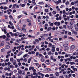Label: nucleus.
I'll list each match as a JSON object with an SVG mask.
<instances>
[{"mask_svg":"<svg viewBox=\"0 0 78 78\" xmlns=\"http://www.w3.org/2000/svg\"><path fill=\"white\" fill-rule=\"evenodd\" d=\"M7 12H8V14H11V12H12V10L11 9H9L7 10Z\"/></svg>","mask_w":78,"mask_h":78,"instance_id":"nucleus-1","label":"nucleus"},{"mask_svg":"<svg viewBox=\"0 0 78 78\" xmlns=\"http://www.w3.org/2000/svg\"><path fill=\"white\" fill-rule=\"evenodd\" d=\"M5 45V42L4 41H2L1 44H0V47H3V45Z\"/></svg>","mask_w":78,"mask_h":78,"instance_id":"nucleus-2","label":"nucleus"},{"mask_svg":"<svg viewBox=\"0 0 78 78\" xmlns=\"http://www.w3.org/2000/svg\"><path fill=\"white\" fill-rule=\"evenodd\" d=\"M72 32L74 34H75L76 35H77V34H78V33L75 31H74L73 30H72Z\"/></svg>","mask_w":78,"mask_h":78,"instance_id":"nucleus-3","label":"nucleus"},{"mask_svg":"<svg viewBox=\"0 0 78 78\" xmlns=\"http://www.w3.org/2000/svg\"><path fill=\"white\" fill-rule=\"evenodd\" d=\"M27 21L28 22H29V24H28V25L29 26H31V20H27Z\"/></svg>","mask_w":78,"mask_h":78,"instance_id":"nucleus-4","label":"nucleus"},{"mask_svg":"<svg viewBox=\"0 0 78 78\" xmlns=\"http://www.w3.org/2000/svg\"><path fill=\"white\" fill-rule=\"evenodd\" d=\"M70 50H73L75 48V46L73 45H72L70 47Z\"/></svg>","mask_w":78,"mask_h":78,"instance_id":"nucleus-5","label":"nucleus"},{"mask_svg":"<svg viewBox=\"0 0 78 78\" xmlns=\"http://www.w3.org/2000/svg\"><path fill=\"white\" fill-rule=\"evenodd\" d=\"M34 69V67H32V66H30L29 67V70H33Z\"/></svg>","mask_w":78,"mask_h":78,"instance_id":"nucleus-6","label":"nucleus"},{"mask_svg":"<svg viewBox=\"0 0 78 78\" xmlns=\"http://www.w3.org/2000/svg\"><path fill=\"white\" fill-rule=\"evenodd\" d=\"M45 62H46V64H47L48 65H49V64H50V63L49 62V60H47L46 61H45Z\"/></svg>","mask_w":78,"mask_h":78,"instance_id":"nucleus-7","label":"nucleus"},{"mask_svg":"<svg viewBox=\"0 0 78 78\" xmlns=\"http://www.w3.org/2000/svg\"><path fill=\"white\" fill-rule=\"evenodd\" d=\"M48 39H49V41L50 42H53V39H51L50 38H49V37H48Z\"/></svg>","mask_w":78,"mask_h":78,"instance_id":"nucleus-8","label":"nucleus"},{"mask_svg":"<svg viewBox=\"0 0 78 78\" xmlns=\"http://www.w3.org/2000/svg\"><path fill=\"white\" fill-rule=\"evenodd\" d=\"M0 37L1 38H3V39H5V38H6V36L5 35L1 36H0Z\"/></svg>","mask_w":78,"mask_h":78,"instance_id":"nucleus-9","label":"nucleus"},{"mask_svg":"<svg viewBox=\"0 0 78 78\" xmlns=\"http://www.w3.org/2000/svg\"><path fill=\"white\" fill-rule=\"evenodd\" d=\"M69 49V47L68 46H66L65 47V49H64L65 51H66L67 50H68Z\"/></svg>","mask_w":78,"mask_h":78,"instance_id":"nucleus-10","label":"nucleus"},{"mask_svg":"<svg viewBox=\"0 0 78 78\" xmlns=\"http://www.w3.org/2000/svg\"><path fill=\"white\" fill-rule=\"evenodd\" d=\"M10 48V46L8 45H6L5 47V49H8V48Z\"/></svg>","mask_w":78,"mask_h":78,"instance_id":"nucleus-11","label":"nucleus"},{"mask_svg":"<svg viewBox=\"0 0 78 78\" xmlns=\"http://www.w3.org/2000/svg\"><path fill=\"white\" fill-rule=\"evenodd\" d=\"M68 28L70 30H72V29L73 28V26H68Z\"/></svg>","mask_w":78,"mask_h":78,"instance_id":"nucleus-12","label":"nucleus"},{"mask_svg":"<svg viewBox=\"0 0 78 78\" xmlns=\"http://www.w3.org/2000/svg\"><path fill=\"white\" fill-rule=\"evenodd\" d=\"M32 3L34 4V5H36V1L35 0H32Z\"/></svg>","mask_w":78,"mask_h":78,"instance_id":"nucleus-13","label":"nucleus"},{"mask_svg":"<svg viewBox=\"0 0 78 78\" xmlns=\"http://www.w3.org/2000/svg\"><path fill=\"white\" fill-rule=\"evenodd\" d=\"M7 3V2H3L0 3V5H6Z\"/></svg>","mask_w":78,"mask_h":78,"instance_id":"nucleus-14","label":"nucleus"},{"mask_svg":"<svg viewBox=\"0 0 78 78\" xmlns=\"http://www.w3.org/2000/svg\"><path fill=\"white\" fill-rule=\"evenodd\" d=\"M8 8L6 6H4L3 7V9L4 10H6V9H8Z\"/></svg>","mask_w":78,"mask_h":78,"instance_id":"nucleus-15","label":"nucleus"},{"mask_svg":"<svg viewBox=\"0 0 78 78\" xmlns=\"http://www.w3.org/2000/svg\"><path fill=\"white\" fill-rule=\"evenodd\" d=\"M6 36L7 37H11V35H9V34L8 33L7 34Z\"/></svg>","mask_w":78,"mask_h":78,"instance_id":"nucleus-16","label":"nucleus"},{"mask_svg":"<svg viewBox=\"0 0 78 78\" xmlns=\"http://www.w3.org/2000/svg\"><path fill=\"white\" fill-rule=\"evenodd\" d=\"M38 4H40V5H43L44 3L43 2H40L38 3Z\"/></svg>","mask_w":78,"mask_h":78,"instance_id":"nucleus-17","label":"nucleus"},{"mask_svg":"<svg viewBox=\"0 0 78 78\" xmlns=\"http://www.w3.org/2000/svg\"><path fill=\"white\" fill-rule=\"evenodd\" d=\"M22 30L23 31V32H26V31H27V30H26V29H25L22 27Z\"/></svg>","mask_w":78,"mask_h":78,"instance_id":"nucleus-18","label":"nucleus"},{"mask_svg":"<svg viewBox=\"0 0 78 78\" xmlns=\"http://www.w3.org/2000/svg\"><path fill=\"white\" fill-rule=\"evenodd\" d=\"M10 61L11 62H13V61H14V58H10Z\"/></svg>","mask_w":78,"mask_h":78,"instance_id":"nucleus-19","label":"nucleus"},{"mask_svg":"<svg viewBox=\"0 0 78 78\" xmlns=\"http://www.w3.org/2000/svg\"><path fill=\"white\" fill-rule=\"evenodd\" d=\"M17 62H18V65L20 66V59H17Z\"/></svg>","mask_w":78,"mask_h":78,"instance_id":"nucleus-20","label":"nucleus"},{"mask_svg":"<svg viewBox=\"0 0 78 78\" xmlns=\"http://www.w3.org/2000/svg\"><path fill=\"white\" fill-rule=\"evenodd\" d=\"M55 75L56 76H59V73L57 72L55 73Z\"/></svg>","mask_w":78,"mask_h":78,"instance_id":"nucleus-21","label":"nucleus"},{"mask_svg":"<svg viewBox=\"0 0 78 78\" xmlns=\"http://www.w3.org/2000/svg\"><path fill=\"white\" fill-rule=\"evenodd\" d=\"M52 28L51 27H49L47 29V31H49L50 30H51Z\"/></svg>","mask_w":78,"mask_h":78,"instance_id":"nucleus-22","label":"nucleus"},{"mask_svg":"<svg viewBox=\"0 0 78 78\" xmlns=\"http://www.w3.org/2000/svg\"><path fill=\"white\" fill-rule=\"evenodd\" d=\"M9 23L11 26H12V25H13V24L11 21L9 22Z\"/></svg>","mask_w":78,"mask_h":78,"instance_id":"nucleus-23","label":"nucleus"},{"mask_svg":"<svg viewBox=\"0 0 78 78\" xmlns=\"http://www.w3.org/2000/svg\"><path fill=\"white\" fill-rule=\"evenodd\" d=\"M16 61L14 60L13 61V65H16Z\"/></svg>","mask_w":78,"mask_h":78,"instance_id":"nucleus-24","label":"nucleus"},{"mask_svg":"<svg viewBox=\"0 0 78 78\" xmlns=\"http://www.w3.org/2000/svg\"><path fill=\"white\" fill-rule=\"evenodd\" d=\"M44 11L46 12H48V9H44Z\"/></svg>","mask_w":78,"mask_h":78,"instance_id":"nucleus-25","label":"nucleus"},{"mask_svg":"<svg viewBox=\"0 0 78 78\" xmlns=\"http://www.w3.org/2000/svg\"><path fill=\"white\" fill-rule=\"evenodd\" d=\"M5 48H3L1 49V51L2 52H3L5 51Z\"/></svg>","mask_w":78,"mask_h":78,"instance_id":"nucleus-26","label":"nucleus"},{"mask_svg":"<svg viewBox=\"0 0 78 78\" xmlns=\"http://www.w3.org/2000/svg\"><path fill=\"white\" fill-rule=\"evenodd\" d=\"M27 56H28V54H25L23 56V58H25L26 57H27Z\"/></svg>","mask_w":78,"mask_h":78,"instance_id":"nucleus-27","label":"nucleus"},{"mask_svg":"<svg viewBox=\"0 0 78 78\" xmlns=\"http://www.w3.org/2000/svg\"><path fill=\"white\" fill-rule=\"evenodd\" d=\"M69 1H67V2H66L65 4L66 5H68V4H69Z\"/></svg>","mask_w":78,"mask_h":78,"instance_id":"nucleus-28","label":"nucleus"},{"mask_svg":"<svg viewBox=\"0 0 78 78\" xmlns=\"http://www.w3.org/2000/svg\"><path fill=\"white\" fill-rule=\"evenodd\" d=\"M35 41L36 42L38 43L39 42V40L38 39H36L35 40Z\"/></svg>","mask_w":78,"mask_h":78,"instance_id":"nucleus-29","label":"nucleus"},{"mask_svg":"<svg viewBox=\"0 0 78 78\" xmlns=\"http://www.w3.org/2000/svg\"><path fill=\"white\" fill-rule=\"evenodd\" d=\"M36 56H39V52H37L36 53Z\"/></svg>","mask_w":78,"mask_h":78,"instance_id":"nucleus-30","label":"nucleus"},{"mask_svg":"<svg viewBox=\"0 0 78 78\" xmlns=\"http://www.w3.org/2000/svg\"><path fill=\"white\" fill-rule=\"evenodd\" d=\"M49 46L50 47H52V44L51 43H50L49 44Z\"/></svg>","mask_w":78,"mask_h":78,"instance_id":"nucleus-31","label":"nucleus"},{"mask_svg":"<svg viewBox=\"0 0 78 78\" xmlns=\"http://www.w3.org/2000/svg\"><path fill=\"white\" fill-rule=\"evenodd\" d=\"M70 65H73V64H75V63L74 62H70Z\"/></svg>","mask_w":78,"mask_h":78,"instance_id":"nucleus-32","label":"nucleus"},{"mask_svg":"<svg viewBox=\"0 0 78 78\" xmlns=\"http://www.w3.org/2000/svg\"><path fill=\"white\" fill-rule=\"evenodd\" d=\"M48 55H51L52 53H51V51H49V52H48Z\"/></svg>","mask_w":78,"mask_h":78,"instance_id":"nucleus-33","label":"nucleus"},{"mask_svg":"<svg viewBox=\"0 0 78 78\" xmlns=\"http://www.w3.org/2000/svg\"><path fill=\"white\" fill-rule=\"evenodd\" d=\"M60 25V22H58L57 26H58V27H59V26Z\"/></svg>","mask_w":78,"mask_h":78,"instance_id":"nucleus-34","label":"nucleus"},{"mask_svg":"<svg viewBox=\"0 0 78 78\" xmlns=\"http://www.w3.org/2000/svg\"><path fill=\"white\" fill-rule=\"evenodd\" d=\"M9 56H10V54H8L6 56V58H9Z\"/></svg>","mask_w":78,"mask_h":78,"instance_id":"nucleus-35","label":"nucleus"},{"mask_svg":"<svg viewBox=\"0 0 78 78\" xmlns=\"http://www.w3.org/2000/svg\"><path fill=\"white\" fill-rule=\"evenodd\" d=\"M52 13L53 14H56V12L54 11L52 12Z\"/></svg>","mask_w":78,"mask_h":78,"instance_id":"nucleus-36","label":"nucleus"},{"mask_svg":"<svg viewBox=\"0 0 78 78\" xmlns=\"http://www.w3.org/2000/svg\"><path fill=\"white\" fill-rule=\"evenodd\" d=\"M51 70V69L50 68H48L47 69V72H50Z\"/></svg>","mask_w":78,"mask_h":78,"instance_id":"nucleus-37","label":"nucleus"},{"mask_svg":"<svg viewBox=\"0 0 78 78\" xmlns=\"http://www.w3.org/2000/svg\"><path fill=\"white\" fill-rule=\"evenodd\" d=\"M3 31H4V32L5 34L7 33V32L6 30V29H4Z\"/></svg>","mask_w":78,"mask_h":78,"instance_id":"nucleus-38","label":"nucleus"},{"mask_svg":"<svg viewBox=\"0 0 78 78\" xmlns=\"http://www.w3.org/2000/svg\"><path fill=\"white\" fill-rule=\"evenodd\" d=\"M75 62H78V59L76 58L75 61Z\"/></svg>","mask_w":78,"mask_h":78,"instance_id":"nucleus-39","label":"nucleus"},{"mask_svg":"<svg viewBox=\"0 0 78 78\" xmlns=\"http://www.w3.org/2000/svg\"><path fill=\"white\" fill-rule=\"evenodd\" d=\"M23 40H24V39L23 38V37H21V40L20 39V41H23Z\"/></svg>","mask_w":78,"mask_h":78,"instance_id":"nucleus-40","label":"nucleus"},{"mask_svg":"<svg viewBox=\"0 0 78 78\" xmlns=\"http://www.w3.org/2000/svg\"><path fill=\"white\" fill-rule=\"evenodd\" d=\"M45 77H48L49 76V75L48 74H46L45 76Z\"/></svg>","mask_w":78,"mask_h":78,"instance_id":"nucleus-41","label":"nucleus"},{"mask_svg":"<svg viewBox=\"0 0 78 78\" xmlns=\"http://www.w3.org/2000/svg\"><path fill=\"white\" fill-rule=\"evenodd\" d=\"M70 24H71V25H73V22L72 21H71L70 22Z\"/></svg>","mask_w":78,"mask_h":78,"instance_id":"nucleus-42","label":"nucleus"},{"mask_svg":"<svg viewBox=\"0 0 78 78\" xmlns=\"http://www.w3.org/2000/svg\"><path fill=\"white\" fill-rule=\"evenodd\" d=\"M9 67L10 68H14V66H13L12 65H10Z\"/></svg>","mask_w":78,"mask_h":78,"instance_id":"nucleus-43","label":"nucleus"},{"mask_svg":"<svg viewBox=\"0 0 78 78\" xmlns=\"http://www.w3.org/2000/svg\"><path fill=\"white\" fill-rule=\"evenodd\" d=\"M66 38H67V36L65 35L64 36V39H66Z\"/></svg>","mask_w":78,"mask_h":78,"instance_id":"nucleus-44","label":"nucleus"},{"mask_svg":"<svg viewBox=\"0 0 78 78\" xmlns=\"http://www.w3.org/2000/svg\"><path fill=\"white\" fill-rule=\"evenodd\" d=\"M77 55V53L76 52H74L73 53V55Z\"/></svg>","mask_w":78,"mask_h":78,"instance_id":"nucleus-45","label":"nucleus"},{"mask_svg":"<svg viewBox=\"0 0 78 78\" xmlns=\"http://www.w3.org/2000/svg\"><path fill=\"white\" fill-rule=\"evenodd\" d=\"M23 12V14H25L27 16L28 15V14L27 13H26V12H25L24 11Z\"/></svg>","mask_w":78,"mask_h":78,"instance_id":"nucleus-46","label":"nucleus"},{"mask_svg":"<svg viewBox=\"0 0 78 78\" xmlns=\"http://www.w3.org/2000/svg\"><path fill=\"white\" fill-rule=\"evenodd\" d=\"M35 64L36 65V66H39V64L38 63H35Z\"/></svg>","mask_w":78,"mask_h":78,"instance_id":"nucleus-47","label":"nucleus"},{"mask_svg":"<svg viewBox=\"0 0 78 78\" xmlns=\"http://www.w3.org/2000/svg\"><path fill=\"white\" fill-rule=\"evenodd\" d=\"M71 5H74V2H71Z\"/></svg>","mask_w":78,"mask_h":78,"instance_id":"nucleus-48","label":"nucleus"},{"mask_svg":"<svg viewBox=\"0 0 78 78\" xmlns=\"http://www.w3.org/2000/svg\"><path fill=\"white\" fill-rule=\"evenodd\" d=\"M24 61H25V62H27V58H25L24 59H23Z\"/></svg>","mask_w":78,"mask_h":78,"instance_id":"nucleus-49","label":"nucleus"},{"mask_svg":"<svg viewBox=\"0 0 78 78\" xmlns=\"http://www.w3.org/2000/svg\"><path fill=\"white\" fill-rule=\"evenodd\" d=\"M16 6H17V4H15L13 6V8H16Z\"/></svg>","mask_w":78,"mask_h":78,"instance_id":"nucleus-50","label":"nucleus"},{"mask_svg":"<svg viewBox=\"0 0 78 78\" xmlns=\"http://www.w3.org/2000/svg\"><path fill=\"white\" fill-rule=\"evenodd\" d=\"M44 61H45V60L43 58H41L42 62H44Z\"/></svg>","mask_w":78,"mask_h":78,"instance_id":"nucleus-51","label":"nucleus"},{"mask_svg":"<svg viewBox=\"0 0 78 78\" xmlns=\"http://www.w3.org/2000/svg\"><path fill=\"white\" fill-rule=\"evenodd\" d=\"M66 16L65 14H64L63 16V17H64V18H65V17H66Z\"/></svg>","mask_w":78,"mask_h":78,"instance_id":"nucleus-52","label":"nucleus"},{"mask_svg":"<svg viewBox=\"0 0 78 78\" xmlns=\"http://www.w3.org/2000/svg\"><path fill=\"white\" fill-rule=\"evenodd\" d=\"M72 73H71V74H69L68 75L69 77H71V76H72Z\"/></svg>","mask_w":78,"mask_h":78,"instance_id":"nucleus-53","label":"nucleus"},{"mask_svg":"<svg viewBox=\"0 0 78 78\" xmlns=\"http://www.w3.org/2000/svg\"><path fill=\"white\" fill-rule=\"evenodd\" d=\"M10 68L9 67H8V68H7V70H8V71H10Z\"/></svg>","mask_w":78,"mask_h":78,"instance_id":"nucleus-54","label":"nucleus"},{"mask_svg":"<svg viewBox=\"0 0 78 78\" xmlns=\"http://www.w3.org/2000/svg\"><path fill=\"white\" fill-rule=\"evenodd\" d=\"M42 36H47V34H42Z\"/></svg>","mask_w":78,"mask_h":78,"instance_id":"nucleus-55","label":"nucleus"},{"mask_svg":"<svg viewBox=\"0 0 78 78\" xmlns=\"http://www.w3.org/2000/svg\"><path fill=\"white\" fill-rule=\"evenodd\" d=\"M59 78H64V77L63 76H59Z\"/></svg>","mask_w":78,"mask_h":78,"instance_id":"nucleus-56","label":"nucleus"},{"mask_svg":"<svg viewBox=\"0 0 78 78\" xmlns=\"http://www.w3.org/2000/svg\"><path fill=\"white\" fill-rule=\"evenodd\" d=\"M55 49H51L52 52H55Z\"/></svg>","mask_w":78,"mask_h":78,"instance_id":"nucleus-57","label":"nucleus"},{"mask_svg":"<svg viewBox=\"0 0 78 78\" xmlns=\"http://www.w3.org/2000/svg\"><path fill=\"white\" fill-rule=\"evenodd\" d=\"M0 8L1 9H3V6H1L0 7Z\"/></svg>","mask_w":78,"mask_h":78,"instance_id":"nucleus-58","label":"nucleus"},{"mask_svg":"<svg viewBox=\"0 0 78 78\" xmlns=\"http://www.w3.org/2000/svg\"><path fill=\"white\" fill-rule=\"evenodd\" d=\"M68 34L69 35H71V34H72V33L70 32H69Z\"/></svg>","mask_w":78,"mask_h":78,"instance_id":"nucleus-59","label":"nucleus"},{"mask_svg":"<svg viewBox=\"0 0 78 78\" xmlns=\"http://www.w3.org/2000/svg\"><path fill=\"white\" fill-rule=\"evenodd\" d=\"M25 6V4H23L22 5H21V6L22 7H24V6Z\"/></svg>","mask_w":78,"mask_h":78,"instance_id":"nucleus-60","label":"nucleus"},{"mask_svg":"<svg viewBox=\"0 0 78 78\" xmlns=\"http://www.w3.org/2000/svg\"><path fill=\"white\" fill-rule=\"evenodd\" d=\"M28 37H30V38H31V37H32V36L30 35H28Z\"/></svg>","mask_w":78,"mask_h":78,"instance_id":"nucleus-61","label":"nucleus"},{"mask_svg":"<svg viewBox=\"0 0 78 78\" xmlns=\"http://www.w3.org/2000/svg\"><path fill=\"white\" fill-rule=\"evenodd\" d=\"M63 28H64L66 29V25H63Z\"/></svg>","mask_w":78,"mask_h":78,"instance_id":"nucleus-62","label":"nucleus"},{"mask_svg":"<svg viewBox=\"0 0 78 78\" xmlns=\"http://www.w3.org/2000/svg\"><path fill=\"white\" fill-rule=\"evenodd\" d=\"M64 61V59H63L62 58H61L60 59V62H62V61Z\"/></svg>","mask_w":78,"mask_h":78,"instance_id":"nucleus-63","label":"nucleus"},{"mask_svg":"<svg viewBox=\"0 0 78 78\" xmlns=\"http://www.w3.org/2000/svg\"><path fill=\"white\" fill-rule=\"evenodd\" d=\"M44 44H45L46 45H47V44H48V42L45 41L44 42Z\"/></svg>","mask_w":78,"mask_h":78,"instance_id":"nucleus-64","label":"nucleus"}]
</instances>
